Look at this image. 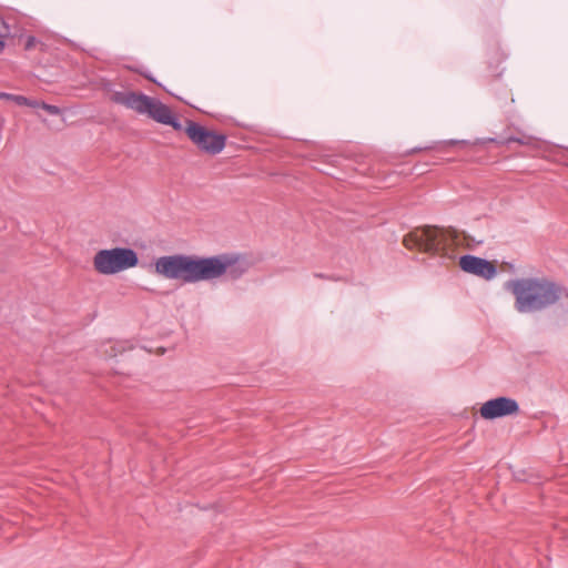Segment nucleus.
Instances as JSON below:
<instances>
[{
	"mask_svg": "<svg viewBox=\"0 0 568 568\" xmlns=\"http://www.w3.org/2000/svg\"><path fill=\"white\" fill-rule=\"evenodd\" d=\"M506 288L514 295L515 308L521 314L541 312L567 294L562 285L538 277L510 280Z\"/></svg>",
	"mask_w": 568,
	"mask_h": 568,
	"instance_id": "nucleus-1",
	"label": "nucleus"
},
{
	"mask_svg": "<svg viewBox=\"0 0 568 568\" xmlns=\"http://www.w3.org/2000/svg\"><path fill=\"white\" fill-rule=\"evenodd\" d=\"M209 256L201 257L187 254H173L160 256L155 260V273L168 280H178L182 283H199L209 281Z\"/></svg>",
	"mask_w": 568,
	"mask_h": 568,
	"instance_id": "nucleus-2",
	"label": "nucleus"
},
{
	"mask_svg": "<svg viewBox=\"0 0 568 568\" xmlns=\"http://www.w3.org/2000/svg\"><path fill=\"white\" fill-rule=\"evenodd\" d=\"M111 101L123 105L126 109L133 110L139 114H146L158 123L172 126L175 131L183 130V125L179 118L172 113L168 105L144 93L115 91L111 95Z\"/></svg>",
	"mask_w": 568,
	"mask_h": 568,
	"instance_id": "nucleus-3",
	"label": "nucleus"
},
{
	"mask_svg": "<svg viewBox=\"0 0 568 568\" xmlns=\"http://www.w3.org/2000/svg\"><path fill=\"white\" fill-rule=\"evenodd\" d=\"M138 264V253L131 247L118 246L100 250L93 257V267L102 275H113L135 267Z\"/></svg>",
	"mask_w": 568,
	"mask_h": 568,
	"instance_id": "nucleus-4",
	"label": "nucleus"
},
{
	"mask_svg": "<svg viewBox=\"0 0 568 568\" xmlns=\"http://www.w3.org/2000/svg\"><path fill=\"white\" fill-rule=\"evenodd\" d=\"M185 132L192 143L204 153L215 155L221 153L225 146L226 136L224 134L210 131L194 121H186Z\"/></svg>",
	"mask_w": 568,
	"mask_h": 568,
	"instance_id": "nucleus-5",
	"label": "nucleus"
},
{
	"mask_svg": "<svg viewBox=\"0 0 568 568\" xmlns=\"http://www.w3.org/2000/svg\"><path fill=\"white\" fill-rule=\"evenodd\" d=\"M209 263L212 264L209 270V281L225 275L230 280H239L247 272V263L236 255L221 254L209 256Z\"/></svg>",
	"mask_w": 568,
	"mask_h": 568,
	"instance_id": "nucleus-6",
	"label": "nucleus"
},
{
	"mask_svg": "<svg viewBox=\"0 0 568 568\" xmlns=\"http://www.w3.org/2000/svg\"><path fill=\"white\" fill-rule=\"evenodd\" d=\"M446 233L436 226H425L415 235V245L430 254L443 252L446 247Z\"/></svg>",
	"mask_w": 568,
	"mask_h": 568,
	"instance_id": "nucleus-7",
	"label": "nucleus"
},
{
	"mask_svg": "<svg viewBox=\"0 0 568 568\" xmlns=\"http://www.w3.org/2000/svg\"><path fill=\"white\" fill-rule=\"evenodd\" d=\"M479 412L484 419L493 420L518 414L519 405L514 398L500 396L485 402Z\"/></svg>",
	"mask_w": 568,
	"mask_h": 568,
	"instance_id": "nucleus-8",
	"label": "nucleus"
},
{
	"mask_svg": "<svg viewBox=\"0 0 568 568\" xmlns=\"http://www.w3.org/2000/svg\"><path fill=\"white\" fill-rule=\"evenodd\" d=\"M459 266L464 272L485 280H491L497 274V267L493 262L470 254L460 256Z\"/></svg>",
	"mask_w": 568,
	"mask_h": 568,
	"instance_id": "nucleus-9",
	"label": "nucleus"
},
{
	"mask_svg": "<svg viewBox=\"0 0 568 568\" xmlns=\"http://www.w3.org/2000/svg\"><path fill=\"white\" fill-rule=\"evenodd\" d=\"M41 108L45 110L51 115H59L61 113V110L59 106L53 104H48L45 102H41Z\"/></svg>",
	"mask_w": 568,
	"mask_h": 568,
	"instance_id": "nucleus-10",
	"label": "nucleus"
},
{
	"mask_svg": "<svg viewBox=\"0 0 568 568\" xmlns=\"http://www.w3.org/2000/svg\"><path fill=\"white\" fill-rule=\"evenodd\" d=\"M511 142H516V143H519V144H527L528 142L526 141V139L524 138H517V136H509L507 139H505L501 143L503 144H509Z\"/></svg>",
	"mask_w": 568,
	"mask_h": 568,
	"instance_id": "nucleus-11",
	"label": "nucleus"
},
{
	"mask_svg": "<svg viewBox=\"0 0 568 568\" xmlns=\"http://www.w3.org/2000/svg\"><path fill=\"white\" fill-rule=\"evenodd\" d=\"M38 43V40L36 37L33 36H29L26 40V43H24V49L26 50H31L36 47V44Z\"/></svg>",
	"mask_w": 568,
	"mask_h": 568,
	"instance_id": "nucleus-12",
	"label": "nucleus"
},
{
	"mask_svg": "<svg viewBox=\"0 0 568 568\" xmlns=\"http://www.w3.org/2000/svg\"><path fill=\"white\" fill-rule=\"evenodd\" d=\"M12 101L16 102L18 105H27L29 103V99L23 95H17L12 98Z\"/></svg>",
	"mask_w": 568,
	"mask_h": 568,
	"instance_id": "nucleus-13",
	"label": "nucleus"
},
{
	"mask_svg": "<svg viewBox=\"0 0 568 568\" xmlns=\"http://www.w3.org/2000/svg\"><path fill=\"white\" fill-rule=\"evenodd\" d=\"M446 143H448L450 145H456V144L468 145L469 144V142L466 140H449Z\"/></svg>",
	"mask_w": 568,
	"mask_h": 568,
	"instance_id": "nucleus-14",
	"label": "nucleus"
},
{
	"mask_svg": "<svg viewBox=\"0 0 568 568\" xmlns=\"http://www.w3.org/2000/svg\"><path fill=\"white\" fill-rule=\"evenodd\" d=\"M14 97V94H11V93H6V92H0V99H4V100H10L12 101V98Z\"/></svg>",
	"mask_w": 568,
	"mask_h": 568,
	"instance_id": "nucleus-15",
	"label": "nucleus"
},
{
	"mask_svg": "<svg viewBox=\"0 0 568 568\" xmlns=\"http://www.w3.org/2000/svg\"><path fill=\"white\" fill-rule=\"evenodd\" d=\"M28 106H31V108H41V102H38L36 100H30L29 99V103H27Z\"/></svg>",
	"mask_w": 568,
	"mask_h": 568,
	"instance_id": "nucleus-16",
	"label": "nucleus"
},
{
	"mask_svg": "<svg viewBox=\"0 0 568 568\" xmlns=\"http://www.w3.org/2000/svg\"><path fill=\"white\" fill-rule=\"evenodd\" d=\"M314 276L318 278H327V276L322 273H315Z\"/></svg>",
	"mask_w": 568,
	"mask_h": 568,
	"instance_id": "nucleus-17",
	"label": "nucleus"
},
{
	"mask_svg": "<svg viewBox=\"0 0 568 568\" xmlns=\"http://www.w3.org/2000/svg\"><path fill=\"white\" fill-rule=\"evenodd\" d=\"M141 74H143L146 79L153 81V82H156L150 74H146V73H143L141 72Z\"/></svg>",
	"mask_w": 568,
	"mask_h": 568,
	"instance_id": "nucleus-18",
	"label": "nucleus"
},
{
	"mask_svg": "<svg viewBox=\"0 0 568 568\" xmlns=\"http://www.w3.org/2000/svg\"><path fill=\"white\" fill-rule=\"evenodd\" d=\"M565 296L568 298V291H567V294H565Z\"/></svg>",
	"mask_w": 568,
	"mask_h": 568,
	"instance_id": "nucleus-19",
	"label": "nucleus"
}]
</instances>
